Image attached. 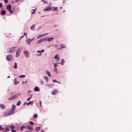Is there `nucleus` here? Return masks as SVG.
I'll return each mask as SVG.
<instances>
[{"instance_id":"obj_40","label":"nucleus","mask_w":132,"mask_h":132,"mask_svg":"<svg viewBox=\"0 0 132 132\" xmlns=\"http://www.w3.org/2000/svg\"><path fill=\"white\" fill-rule=\"evenodd\" d=\"M53 81L54 82H57L58 83H59L58 82H57L56 80H53Z\"/></svg>"},{"instance_id":"obj_33","label":"nucleus","mask_w":132,"mask_h":132,"mask_svg":"<svg viewBox=\"0 0 132 132\" xmlns=\"http://www.w3.org/2000/svg\"><path fill=\"white\" fill-rule=\"evenodd\" d=\"M48 37H46L43 38V42L45 41L48 40Z\"/></svg>"},{"instance_id":"obj_25","label":"nucleus","mask_w":132,"mask_h":132,"mask_svg":"<svg viewBox=\"0 0 132 132\" xmlns=\"http://www.w3.org/2000/svg\"><path fill=\"white\" fill-rule=\"evenodd\" d=\"M54 39V38L53 37H50V38H48V41H50Z\"/></svg>"},{"instance_id":"obj_28","label":"nucleus","mask_w":132,"mask_h":132,"mask_svg":"<svg viewBox=\"0 0 132 132\" xmlns=\"http://www.w3.org/2000/svg\"><path fill=\"white\" fill-rule=\"evenodd\" d=\"M44 52V50H42L41 51L38 50L37 51V52L39 53L43 52Z\"/></svg>"},{"instance_id":"obj_19","label":"nucleus","mask_w":132,"mask_h":132,"mask_svg":"<svg viewBox=\"0 0 132 132\" xmlns=\"http://www.w3.org/2000/svg\"><path fill=\"white\" fill-rule=\"evenodd\" d=\"M25 127L24 126H22L20 127V129L22 131L25 129Z\"/></svg>"},{"instance_id":"obj_21","label":"nucleus","mask_w":132,"mask_h":132,"mask_svg":"<svg viewBox=\"0 0 132 132\" xmlns=\"http://www.w3.org/2000/svg\"><path fill=\"white\" fill-rule=\"evenodd\" d=\"M58 55L57 54H56L54 57V58L55 59H58L57 60H56V61H58V60L59 59V57H58ZM58 56H60L59 55H58Z\"/></svg>"},{"instance_id":"obj_57","label":"nucleus","mask_w":132,"mask_h":132,"mask_svg":"<svg viewBox=\"0 0 132 132\" xmlns=\"http://www.w3.org/2000/svg\"><path fill=\"white\" fill-rule=\"evenodd\" d=\"M19 94V95H20V94Z\"/></svg>"},{"instance_id":"obj_22","label":"nucleus","mask_w":132,"mask_h":132,"mask_svg":"<svg viewBox=\"0 0 132 132\" xmlns=\"http://www.w3.org/2000/svg\"><path fill=\"white\" fill-rule=\"evenodd\" d=\"M6 13V11L4 10H2L1 12V13L2 15H4Z\"/></svg>"},{"instance_id":"obj_34","label":"nucleus","mask_w":132,"mask_h":132,"mask_svg":"<svg viewBox=\"0 0 132 132\" xmlns=\"http://www.w3.org/2000/svg\"><path fill=\"white\" fill-rule=\"evenodd\" d=\"M25 77V76L24 75H22L19 76V77L21 78H23Z\"/></svg>"},{"instance_id":"obj_29","label":"nucleus","mask_w":132,"mask_h":132,"mask_svg":"<svg viewBox=\"0 0 132 132\" xmlns=\"http://www.w3.org/2000/svg\"><path fill=\"white\" fill-rule=\"evenodd\" d=\"M38 117V115L37 114H35L33 117V118H36Z\"/></svg>"},{"instance_id":"obj_35","label":"nucleus","mask_w":132,"mask_h":132,"mask_svg":"<svg viewBox=\"0 0 132 132\" xmlns=\"http://www.w3.org/2000/svg\"><path fill=\"white\" fill-rule=\"evenodd\" d=\"M41 1L43 2H44V3L45 4H48V2H47L45 1H44V0H41Z\"/></svg>"},{"instance_id":"obj_6","label":"nucleus","mask_w":132,"mask_h":132,"mask_svg":"<svg viewBox=\"0 0 132 132\" xmlns=\"http://www.w3.org/2000/svg\"><path fill=\"white\" fill-rule=\"evenodd\" d=\"M34 39V38L32 39L29 38L27 39L26 40V42L27 44L28 45H30L31 42Z\"/></svg>"},{"instance_id":"obj_16","label":"nucleus","mask_w":132,"mask_h":132,"mask_svg":"<svg viewBox=\"0 0 132 132\" xmlns=\"http://www.w3.org/2000/svg\"><path fill=\"white\" fill-rule=\"evenodd\" d=\"M6 106L4 104H0V107L2 109H3L5 108Z\"/></svg>"},{"instance_id":"obj_46","label":"nucleus","mask_w":132,"mask_h":132,"mask_svg":"<svg viewBox=\"0 0 132 132\" xmlns=\"http://www.w3.org/2000/svg\"><path fill=\"white\" fill-rule=\"evenodd\" d=\"M57 65L56 64H54V67H57Z\"/></svg>"},{"instance_id":"obj_38","label":"nucleus","mask_w":132,"mask_h":132,"mask_svg":"<svg viewBox=\"0 0 132 132\" xmlns=\"http://www.w3.org/2000/svg\"><path fill=\"white\" fill-rule=\"evenodd\" d=\"M3 6V5L2 3H0V8L2 7Z\"/></svg>"},{"instance_id":"obj_27","label":"nucleus","mask_w":132,"mask_h":132,"mask_svg":"<svg viewBox=\"0 0 132 132\" xmlns=\"http://www.w3.org/2000/svg\"><path fill=\"white\" fill-rule=\"evenodd\" d=\"M46 71V73L49 76H50V77L51 76V75L50 74V72H49V71Z\"/></svg>"},{"instance_id":"obj_18","label":"nucleus","mask_w":132,"mask_h":132,"mask_svg":"<svg viewBox=\"0 0 132 132\" xmlns=\"http://www.w3.org/2000/svg\"><path fill=\"white\" fill-rule=\"evenodd\" d=\"M34 90L36 92L39 91V89L37 86H36Z\"/></svg>"},{"instance_id":"obj_53","label":"nucleus","mask_w":132,"mask_h":132,"mask_svg":"<svg viewBox=\"0 0 132 132\" xmlns=\"http://www.w3.org/2000/svg\"><path fill=\"white\" fill-rule=\"evenodd\" d=\"M10 76H9L8 77H7V78H10Z\"/></svg>"},{"instance_id":"obj_32","label":"nucleus","mask_w":132,"mask_h":132,"mask_svg":"<svg viewBox=\"0 0 132 132\" xmlns=\"http://www.w3.org/2000/svg\"><path fill=\"white\" fill-rule=\"evenodd\" d=\"M14 67L15 69L17 68V64L16 62H15V63Z\"/></svg>"},{"instance_id":"obj_5","label":"nucleus","mask_w":132,"mask_h":132,"mask_svg":"<svg viewBox=\"0 0 132 132\" xmlns=\"http://www.w3.org/2000/svg\"><path fill=\"white\" fill-rule=\"evenodd\" d=\"M26 128L31 131L33 129V127L32 125H27L26 126Z\"/></svg>"},{"instance_id":"obj_44","label":"nucleus","mask_w":132,"mask_h":132,"mask_svg":"<svg viewBox=\"0 0 132 132\" xmlns=\"http://www.w3.org/2000/svg\"><path fill=\"white\" fill-rule=\"evenodd\" d=\"M39 102H40V106L42 107V102L41 101H40Z\"/></svg>"},{"instance_id":"obj_41","label":"nucleus","mask_w":132,"mask_h":132,"mask_svg":"<svg viewBox=\"0 0 132 132\" xmlns=\"http://www.w3.org/2000/svg\"><path fill=\"white\" fill-rule=\"evenodd\" d=\"M27 81H23L22 83V84H24L26 83H27Z\"/></svg>"},{"instance_id":"obj_13","label":"nucleus","mask_w":132,"mask_h":132,"mask_svg":"<svg viewBox=\"0 0 132 132\" xmlns=\"http://www.w3.org/2000/svg\"><path fill=\"white\" fill-rule=\"evenodd\" d=\"M14 84L15 85H18L19 83V81H17V78L16 77L14 80Z\"/></svg>"},{"instance_id":"obj_48","label":"nucleus","mask_w":132,"mask_h":132,"mask_svg":"<svg viewBox=\"0 0 132 132\" xmlns=\"http://www.w3.org/2000/svg\"><path fill=\"white\" fill-rule=\"evenodd\" d=\"M45 78H46V81H47L48 80V78L46 76H45Z\"/></svg>"},{"instance_id":"obj_30","label":"nucleus","mask_w":132,"mask_h":132,"mask_svg":"<svg viewBox=\"0 0 132 132\" xmlns=\"http://www.w3.org/2000/svg\"><path fill=\"white\" fill-rule=\"evenodd\" d=\"M57 9V7H54L53 8L52 10L53 11H56Z\"/></svg>"},{"instance_id":"obj_56","label":"nucleus","mask_w":132,"mask_h":132,"mask_svg":"<svg viewBox=\"0 0 132 132\" xmlns=\"http://www.w3.org/2000/svg\"><path fill=\"white\" fill-rule=\"evenodd\" d=\"M31 92V91H28V92Z\"/></svg>"},{"instance_id":"obj_45","label":"nucleus","mask_w":132,"mask_h":132,"mask_svg":"<svg viewBox=\"0 0 132 132\" xmlns=\"http://www.w3.org/2000/svg\"><path fill=\"white\" fill-rule=\"evenodd\" d=\"M35 12H36V10H35L34 11L32 12L31 13V14H34L35 13Z\"/></svg>"},{"instance_id":"obj_52","label":"nucleus","mask_w":132,"mask_h":132,"mask_svg":"<svg viewBox=\"0 0 132 132\" xmlns=\"http://www.w3.org/2000/svg\"><path fill=\"white\" fill-rule=\"evenodd\" d=\"M32 10H33V11H35V10H36H36H34V9H33Z\"/></svg>"},{"instance_id":"obj_23","label":"nucleus","mask_w":132,"mask_h":132,"mask_svg":"<svg viewBox=\"0 0 132 132\" xmlns=\"http://www.w3.org/2000/svg\"><path fill=\"white\" fill-rule=\"evenodd\" d=\"M35 25L34 24L31 26V29L32 30H34L35 29Z\"/></svg>"},{"instance_id":"obj_15","label":"nucleus","mask_w":132,"mask_h":132,"mask_svg":"<svg viewBox=\"0 0 132 132\" xmlns=\"http://www.w3.org/2000/svg\"><path fill=\"white\" fill-rule=\"evenodd\" d=\"M10 130V129L8 128H5L3 129V132H7V131Z\"/></svg>"},{"instance_id":"obj_7","label":"nucleus","mask_w":132,"mask_h":132,"mask_svg":"<svg viewBox=\"0 0 132 132\" xmlns=\"http://www.w3.org/2000/svg\"><path fill=\"white\" fill-rule=\"evenodd\" d=\"M20 52L21 50L20 48H19L17 50L16 53V57H18L19 56Z\"/></svg>"},{"instance_id":"obj_20","label":"nucleus","mask_w":132,"mask_h":132,"mask_svg":"<svg viewBox=\"0 0 132 132\" xmlns=\"http://www.w3.org/2000/svg\"><path fill=\"white\" fill-rule=\"evenodd\" d=\"M34 102V101H30L29 103H27V105H28L29 104H32Z\"/></svg>"},{"instance_id":"obj_2","label":"nucleus","mask_w":132,"mask_h":132,"mask_svg":"<svg viewBox=\"0 0 132 132\" xmlns=\"http://www.w3.org/2000/svg\"><path fill=\"white\" fill-rule=\"evenodd\" d=\"M6 9L8 10L10 13L12 14L13 13V11L11 10L12 6L11 4H9L6 5Z\"/></svg>"},{"instance_id":"obj_37","label":"nucleus","mask_w":132,"mask_h":132,"mask_svg":"<svg viewBox=\"0 0 132 132\" xmlns=\"http://www.w3.org/2000/svg\"><path fill=\"white\" fill-rule=\"evenodd\" d=\"M32 96V95L31 96L29 97V98H28V99H27V100L28 101H29V100L31 98V97Z\"/></svg>"},{"instance_id":"obj_26","label":"nucleus","mask_w":132,"mask_h":132,"mask_svg":"<svg viewBox=\"0 0 132 132\" xmlns=\"http://www.w3.org/2000/svg\"><path fill=\"white\" fill-rule=\"evenodd\" d=\"M64 61L63 59H62L61 60V64L62 65H63L64 63Z\"/></svg>"},{"instance_id":"obj_51","label":"nucleus","mask_w":132,"mask_h":132,"mask_svg":"<svg viewBox=\"0 0 132 132\" xmlns=\"http://www.w3.org/2000/svg\"><path fill=\"white\" fill-rule=\"evenodd\" d=\"M26 132H31L30 131H27Z\"/></svg>"},{"instance_id":"obj_14","label":"nucleus","mask_w":132,"mask_h":132,"mask_svg":"<svg viewBox=\"0 0 132 132\" xmlns=\"http://www.w3.org/2000/svg\"><path fill=\"white\" fill-rule=\"evenodd\" d=\"M61 46L60 47L58 48L59 49H61L63 48H65V45H63L62 44H61Z\"/></svg>"},{"instance_id":"obj_54","label":"nucleus","mask_w":132,"mask_h":132,"mask_svg":"<svg viewBox=\"0 0 132 132\" xmlns=\"http://www.w3.org/2000/svg\"><path fill=\"white\" fill-rule=\"evenodd\" d=\"M13 92H12V93H11V94H13Z\"/></svg>"},{"instance_id":"obj_50","label":"nucleus","mask_w":132,"mask_h":132,"mask_svg":"<svg viewBox=\"0 0 132 132\" xmlns=\"http://www.w3.org/2000/svg\"><path fill=\"white\" fill-rule=\"evenodd\" d=\"M24 37V36H22L21 37V38H23Z\"/></svg>"},{"instance_id":"obj_36","label":"nucleus","mask_w":132,"mask_h":132,"mask_svg":"<svg viewBox=\"0 0 132 132\" xmlns=\"http://www.w3.org/2000/svg\"><path fill=\"white\" fill-rule=\"evenodd\" d=\"M54 71L56 72L57 71V69L56 68V67H54Z\"/></svg>"},{"instance_id":"obj_1","label":"nucleus","mask_w":132,"mask_h":132,"mask_svg":"<svg viewBox=\"0 0 132 132\" xmlns=\"http://www.w3.org/2000/svg\"><path fill=\"white\" fill-rule=\"evenodd\" d=\"M16 106L15 105H13L12 108L10 111H8L5 113L3 114V115L4 116H8L14 113V111L15 110Z\"/></svg>"},{"instance_id":"obj_4","label":"nucleus","mask_w":132,"mask_h":132,"mask_svg":"<svg viewBox=\"0 0 132 132\" xmlns=\"http://www.w3.org/2000/svg\"><path fill=\"white\" fill-rule=\"evenodd\" d=\"M18 96V94H15L14 95L12 96L9 97V98L8 99V100L10 101L13 99L17 97Z\"/></svg>"},{"instance_id":"obj_24","label":"nucleus","mask_w":132,"mask_h":132,"mask_svg":"<svg viewBox=\"0 0 132 132\" xmlns=\"http://www.w3.org/2000/svg\"><path fill=\"white\" fill-rule=\"evenodd\" d=\"M40 127H36V131H38L40 130Z\"/></svg>"},{"instance_id":"obj_39","label":"nucleus","mask_w":132,"mask_h":132,"mask_svg":"<svg viewBox=\"0 0 132 132\" xmlns=\"http://www.w3.org/2000/svg\"><path fill=\"white\" fill-rule=\"evenodd\" d=\"M8 0H4V2L5 3H8Z\"/></svg>"},{"instance_id":"obj_12","label":"nucleus","mask_w":132,"mask_h":132,"mask_svg":"<svg viewBox=\"0 0 132 132\" xmlns=\"http://www.w3.org/2000/svg\"><path fill=\"white\" fill-rule=\"evenodd\" d=\"M24 52L25 53L26 57H28L29 56V53L28 51H24Z\"/></svg>"},{"instance_id":"obj_8","label":"nucleus","mask_w":132,"mask_h":132,"mask_svg":"<svg viewBox=\"0 0 132 132\" xmlns=\"http://www.w3.org/2000/svg\"><path fill=\"white\" fill-rule=\"evenodd\" d=\"M16 48V49L17 48L16 47L12 48L11 49V51H9V52L10 53H13L15 52L16 50H15Z\"/></svg>"},{"instance_id":"obj_31","label":"nucleus","mask_w":132,"mask_h":132,"mask_svg":"<svg viewBox=\"0 0 132 132\" xmlns=\"http://www.w3.org/2000/svg\"><path fill=\"white\" fill-rule=\"evenodd\" d=\"M21 102L20 101V100L16 104V105L17 106L21 104Z\"/></svg>"},{"instance_id":"obj_49","label":"nucleus","mask_w":132,"mask_h":132,"mask_svg":"<svg viewBox=\"0 0 132 132\" xmlns=\"http://www.w3.org/2000/svg\"><path fill=\"white\" fill-rule=\"evenodd\" d=\"M24 35H25L26 37H27V34L26 32H25L24 33Z\"/></svg>"},{"instance_id":"obj_42","label":"nucleus","mask_w":132,"mask_h":132,"mask_svg":"<svg viewBox=\"0 0 132 132\" xmlns=\"http://www.w3.org/2000/svg\"><path fill=\"white\" fill-rule=\"evenodd\" d=\"M40 82L41 84H43V83H44V82H43V81H42V80H40Z\"/></svg>"},{"instance_id":"obj_43","label":"nucleus","mask_w":132,"mask_h":132,"mask_svg":"<svg viewBox=\"0 0 132 132\" xmlns=\"http://www.w3.org/2000/svg\"><path fill=\"white\" fill-rule=\"evenodd\" d=\"M3 128L0 126V130H2L3 129Z\"/></svg>"},{"instance_id":"obj_11","label":"nucleus","mask_w":132,"mask_h":132,"mask_svg":"<svg viewBox=\"0 0 132 132\" xmlns=\"http://www.w3.org/2000/svg\"><path fill=\"white\" fill-rule=\"evenodd\" d=\"M58 92V90H54L52 92V93L53 95L57 94Z\"/></svg>"},{"instance_id":"obj_9","label":"nucleus","mask_w":132,"mask_h":132,"mask_svg":"<svg viewBox=\"0 0 132 132\" xmlns=\"http://www.w3.org/2000/svg\"><path fill=\"white\" fill-rule=\"evenodd\" d=\"M15 126L13 125L11 126L10 128L12 129L11 131L12 132H16L15 130H14L15 129Z\"/></svg>"},{"instance_id":"obj_3","label":"nucleus","mask_w":132,"mask_h":132,"mask_svg":"<svg viewBox=\"0 0 132 132\" xmlns=\"http://www.w3.org/2000/svg\"><path fill=\"white\" fill-rule=\"evenodd\" d=\"M13 59V57L11 55H9L6 56V59L8 61H12Z\"/></svg>"},{"instance_id":"obj_10","label":"nucleus","mask_w":132,"mask_h":132,"mask_svg":"<svg viewBox=\"0 0 132 132\" xmlns=\"http://www.w3.org/2000/svg\"><path fill=\"white\" fill-rule=\"evenodd\" d=\"M52 10V9L51 8V6H49L47 7V8L44 9V11H47L50 10Z\"/></svg>"},{"instance_id":"obj_55","label":"nucleus","mask_w":132,"mask_h":132,"mask_svg":"<svg viewBox=\"0 0 132 132\" xmlns=\"http://www.w3.org/2000/svg\"><path fill=\"white\" fill-rule=\"evenodd\" d=\"M60 8L61 9H62V7H60Z\"/></svg>"},{"instance_id":"obj_17","label":"nucleus","mask_w":132,"mask_h":132,"mask_svg":"<svg viewBox=\"0 0 132 132\" xmlns=\"http://www.w3.org/2000/svg\"><path fill=\"white\" fill-rule=\"evenodd\" d=\"M43 42V39H41L40 40H39L37 42V44H39Z\"/></svg>"},{"instance_id":"obj_47","label":"nucleus","mask_w":132,"mask_h":132,"mask_svg":"<svg viewBox=\"0 0 132 132\" xmlns=\"http://www.w3.org/2000/svg\"><path fill=\"white\" fill-rule=\"evenodd\" d=\"M29 124H34V123L33 122L31 121L30 122Z\"/></svg>"}]
</instances>
